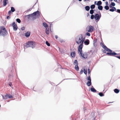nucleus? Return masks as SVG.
Returning a JSON list of instances; mask_svg holds the SVG:
<instances>
[{
	"instance_id": "13d9d810",
	"label": "nucleus",
	"mask_w": 120,
	"mask_h": 120,
	"mask_svg": "<svg viewBox=\"0 0 120 120\" xmlns=\"http://www.w3.org/2000/svg\"><path fill=\"white\" fill-rule=\"evenodd\" d=\"M105 50H103V51H102L103 52V53H106V52L105 51Z\"/></svg>"
},
{
	"instance_id": "09e8293b",
	"label": "nucleus",
	"mask_w": 120,
	"mask_h": 120,
	"mask_svg": "<svg viewBox=\"0 0 120 120\" xmlns=\"http://www.w3.org/2000/svg\"><path fill=\"white\" fill-rule=\"evenodd\" d=\"M12 11L11 10H10L9 11L8 13V14L9 15H10L11 14V13Z\"/></svg>"
},
{
	"instance_id": "a211bd4d",
	"label": "nucleus",
	"mask_w": 120,
	"mask_h": 120,
	"mask_svg": "<svg viewBox=\"0 0 120 120\" xmlns=\"http://www.w3.org/2000/svg\"><path fill=\"white\" fill-rule=\"evenodd\" d=\"M90 90L92 92L94 93L95 92L97 91L93 86H91Z\"/></svg>"
},
{
	"instance_id": "37998d69",
	"label": "nucleus",
	"mask_w": 120,
	"mask_h": 120,
	"mask_svg": "<svg viewBox=\"0 0 120 120\" xmlns=\"http://www.w3.org/2000/svg\"><path fill=\"white\" fill-rule=\"evenodd\" d=\"M111 5L113 6H115V3L114 2H111Z\"/></svg>"
},
{
	"instance_id": "4c0bfd02",
	"label": "nucleus",
	"mask_w": 120,
	"mask_h": 120,
	"mask_svg": "<svg viewBox=\"0 0 120 120\" xmlns=\"http://www.w3.org/2000/svg\"><path fill=\"white\" fill-rule=\"evenodd\" d=\"M84 73L86 75L87 74V71L86 69L85 70L84 69H83Z\"/></svg>"
},
{
	"instance_id": "774afa93",
	"label": "nucleus",
	"mask_w": 120,
	"mask_h": 120,
	"mask_svg": "<svg viewBox=\"0 0 120 120\" xmlns=\"http://www.w3.org/2000/svg\"><path fill=\"white\" fill-rule=\"evenodd\" d=\"M112 7L111 5H110V6H109V7H110V8H112Z\"/></svg>"
},
{
	"instance_id": "6e6552de",
	"label": "nucleus",
	"mask_w": 120,
	"mask_h": 120,
	"mask_svg": "<svg viewBox=\"0 0 120 120\" xmlns=\"http://www.w3.org/2000/svg\"><path fill=\"white\" fill-rule=\"evenodd\" d=\"M89 29L88 31L89 32H92L94 30V28L93 26L90 25L89 26Z\"/></svg>"
},
{
	"instance_id": "49530a36",
	"label": "nucleus",
	"mask_w": 120,
	"mask_h": 120,
	"mask_svg": "<svg viewBox=\"0 0 120 120\" xmlns=\"http://www.w3.org/2000/svg\"><path fill=\"white\" fill-rule=\"evenodd\" d=\"M116 11L119 13H120V9H117L116 10Z\"/></svg>"
},
{
	"instance_id": "9d476101",
	"label": "nucleus",
	"mask_w": 120,
	"mask_h": 120,
	"mask_svg": "<svg viewBox=\"0 0 120 120\" xmlns=\"http://www.w3.org/2000/svg\"><path fill=\"white\" fill-rule=\"evenodd\" d=\"M12 26L13 27V29L14 31H16L17 30V26L15 22L13 23Z\"/></svg>"
},
{
	"instance_id": "e2e57ef3",
	"label": "nucleus",
	"mask_w": 120,
	"mask_h": 120,
	"mask_svg": "<svg viewBox=\"0 0 120 120\" xmlns=\"http://www.w3.org/2000/svg\"><path fill=\"white\" fill-rule=\"evenodd\" d=\"M57 35H55V38L56 39H57Z\"/></svg>"
},
{
	"instance_id": "58836bf2",
	"label": "nucleus",
	"mask_w": 120,
	"mask_h": 120,
	"mask_svg": "<svg viewBox=\"0 0 120 120\" xmlns=\"http://www.w3.org/2000/svg\"><path fill=\"white\" fill-rule=\"evenodd\" d=\"M97 39L95 38L94 39L93 41V44L94 45L95 43L97 41Z\"/></svg>"
},
{
	"instance_id": "2eb2a0df",
	"label": "nucleus",
	"mask_w": 120,
	"mask_h": 120,
	"mask_svg": "<svg viewBox=\"0 0 120 120\" xmlns=\"http://www.w3.org/2000/svg\"><path fill=\"white\" fill-rule=\"evenodd\" d=\"M43 26L45 28H49V26L48 24L45 22H44L42 23Z\"/></svg>"
},
{
	"instance_id": "4468645a",
	"label": "nucleus",
	"mask_w": 120,
	"mask_h": 120,
	"mask_svg": "<svg viewBox=\"0 0 120 120\" xmlns=\"http://www.w3.org/2000/svg\"><path fill=\"white\" fill-rule=\"evenodd\" d=\"M75 51L71 52V56L72 58H74L75 56Z\"/></svg>"
},
{
	"instance_id": "aec40b11",
	"label": "nucleus",
	"mask_w": 120,
	"mask_h": 120,
	"mask_svg": "<svg viewBox=\"0 0 120 120\" xmlns=\"http://www.w3.org/2000/svg\"><path fill=\"white\" fill-rule=\"evenodd\" d=\"M91 84V81H88L86 83L87 85L88 86H90Z\"/></svg>"
},
{
	"instance_id": "69168bd1",
	"label": "nucleus",
	"mask_w": 120,
	"mask_h": 120,
	"mask_svg": "<svg viewBox=\"0 0 120 120\" xmlns=\"http://www.w3.org/2000/svg\"><path fill=\"white\" fill-rule=\"evenodd\" d=\"M88 0H83V1L84 2H85V1H88Z\"/></svg>"
},
{
	"instance_id": "412c9836",
	"label": "nucleus",
	"mask_w": 120,
	"mask_h": 120,
	"mask_svg": "<svg viewBox=\"0 0 120 120\" xmlns=\"http://www.w3.org/2000/svg\"><path fill=\"white\" fill-rule=\"evenodd\" d=\"M114 90V92L116 94L120 92V90L116 88Z\"/></svg>"
},
{
	"instance_id": "0e129e2a",
	"label": "nucleus",
	"mask_w": 120,
	"mask_h": 120,
	"mask_svg": "<svg viewBox=\"0 0 120 120\" xmlns=\"http://www.w3.org/2000/svg\"><path fill=\"white\" fill-rule=\"evenodd\" d=\"M95 117H94V118H93V119L92 120H95Z\"/></svg>"
},
{
	"instance_id": "c756f323",
	"label": "nucleus",
	"mask_w": 120,
	"mask_h": 120,
	"mask_svg": "<svg viewBox=\"0 0 120 120\" xmlns=\"http://www.w3.org/2000/svg\"><path fill=\"white\" fill-rule=\"evenodd\" d=\"M94 10L93 9H91L90 11V13L91 15H93V14L94 13Z\"/></svg>"
},
{
	"instance_id": "ddd939ff",
	"label": "nucleus",
	"mask_w": 120,
	"mask_h": 120,
	"mask_svg": "<svg viewBox=\"0 0 120 120\" xmlns=\"http://www.w3.org/2000/svg\"><path fill=\"white\" fill-rule=\"evenodd\" d=\"M25 35L26 37H28L30 35V31H27L25 33Z\"/></svg>"
},
{
	"instance_id": "a878e982",
	"label": "nucleus",
	"mask_w": 120,
	"mask_h": 120,
	"mask_svg": "<svg viewBox=\"0 0 120 120\" xmlns=\"http://www.w3.org/2000/svg\"><path fill=\"white\" fill-rule=\"evenodd\" d=\"M102 3L101 1L100 0L98 1L97 2V5L98 6V5H100L102 4Z\"/></svg>"
},
{
	"instance_id": "c9c22d12",
	"label": "nucleus",
	"mask_w": 120,
	"mask_h": 120,
	"mask_svg": "<svg viewBox=\"0 0 120 120\" xmlns=\"http://www.w3.org/2000/svg\"><path fill=\"white\" fill-rule=\"evenodd\" d=\"M45 43L48 46H50V43L48 41H45Z\"/></svg>"
},
{
	"instance_id": "a18cd8bd",
	"label": "nucleus",
	"mask_w": 120,
	"mask_h": 120,
	"mask_svg": "<svg viewBox=\"0 0 120 120\" xmlns=\"http://www.w3.org/2000/svg\"><path fill=\"white\" fill-rule=\"evenodd\" d=\"M13 97V96L9 94V98H12Z\"/></svg>"
},
{
	"instance_id": "20e7f679",
	"label": "nucleus",
	"mask_w": 120,
	"mask_h": 120,
	"mask_svg": "<svg viewBox=\"0 0 120 120\" xmlns=\"http://www.w3.org/2000/svg\"><path fill=\"white\" fill-rule=\"evenodd\" d=\"M82 35L81 34L79 35L75 38V41L77 44H79L82 42Z\"/></svg>"
},
{
	"instance_id": "f3484780",
	"label": "nucleus",
	"mask_w": 120,
	"mask_h": 120,
	"mask_svg": "<svg viewBox=\"0 0 120 120\" xmlns=\"http://www.w3.org/2000/svg\"><path fill=\"white\" fill-rule=\"evenodd\" d=\"M14 74H12V75H9V79L10 80H12L13 78V76L14 75Z\"/></svg>"
},
{
	"instance_id": "864d4df0",
	"label": "nucleus",
	"mask_w": 120,
	"mask_h": 120,
	"mask_svg": "<svg viewBox=\"0 0 120 120\" xmlns=\"http://www.w3.org/2000/svg\"><path fill=\"white\" fill-rule=\"evenodd\" d=\"M60 42L61 43L64 42V40L62 39L60 40Z\"/></svg>"
},
{
	"instance_id": "5fc2aeb1",
	"label": "nucleus",
	"mask_w": 120,
	"mask_h": 120,
	"mask_svg": "<svg viewBox=\"0 0 120 120\" xmlns=\"http://www.w3.org/2000/svg\"><path fill=\"white\" fill-rule=\"evenodd\" d=\"M10 18V17L9 16H8L7 17V19H9Z\"/></svg>"
},
{
	"instance_id": "f704fd0d",
	"label": "nucleus",
	"mask_w": 120,
	"mask_h": 120,
	"mask_svg": "<svg viewBox=\"0 0 120 120\" xmlns=\"http://www.w3.org/2000/svg\"><path fill=\"white\" fill-rule=\"evenodd\" d=\"M87 80H88V81H91L90 74L89 76L87 77Z\"/></svg>"
},
{
	"instance_id": "3c124183",
	"label": "nucleus",
	"mask_w": 120,
	"mask_h": 120,
	"mask_svg": "<svg viewBox=\"0 0 120 120\" xmlns=\"http://www.w3.org/2000/svg\"><path fill=\"white\" fill-rule=\"evenodd\" d=\"M115 56L119 59H120V56Z\"/></svg>"
},
{
	"instance_id": "473e14b6",
	"label": "nucleus",
	"mask_w": 120,
	"mask_h": 120,
	"mask_svg": "<svg viewBox=\"0 0 120 120\" xmlns=\"http://www.w3.org/2000/svg\"><path fill=\"white\" fill-rule=\"evenodd\" d=\"M104 8L106 10H109V7L108 5H106L105 6Z\"/></svg>"
},
{
	"instance_id": "ea45409f",
	"label": "nucleus",
	"mask_w": 120,
	"mask_h": 120,
	"mask_svg": "<svg viewBox=\"0 0 120 120\" xmlns=\"http://www.w3.org/2000/svg\"><path fill=\"white\" fill-rule=\"evenodd\" d=\"M85 37H83V36H82V43H83V42L84 41H85Z\"/></svg>"
},
{
	"instance_id": "393cba45",
	"label": "nucleus",
	"mask_w": 120,
	"mask_h": 120,
	"mask_svg": "<svg viewBox=\"0 0 120 120\" xmlns=\"http://www.w3.org/2000/svg\"><path fill=\"white\" fill-rule=\"evenodd\" d=\"M75 69L76 70L78 71L79 70V67L78 66V64H76L75 67Z\"/></svg>"
},
{
	"instance_id": "0eeeda50",
	"label": "nucleus",
	"mask_w": 120,
	"mask_h": 120,
	"mask_svg": "<svg viewBox=\"0 0 120 120\" xmlns=\"http://www.w3.org/2000/svg\"><path fill=\"white\" fill-rule=\"evenodd\" d=\"M83 43H81L80 44L78 48V52H80V53H81V52H82V49L83 47Z\"/></svg>"
},
{
	"instance_id": "2f4dec72",
	"label": "nucleus",
	"mask_w": 120,
	"mask_h": 120,
	"mask_svg": "<svg viewBox=\"0 0 120 120\" xmlns=\"http://www.w3.org/2000/svg\"><path fill=\"white\" fill-rule=\"evenodd\" d=\"M75 64H78V62L77 60H75L73 63V64L74 65H75Z\"/></svg>"
},
{
	"instance_id": "c85d7f7f",
	"label": "nucleus",
	"mask_w": 120,
	"mask_h": 120,
	"mask_svg": "<svg viewBox=\"0 0 120 120\" xmlns=\"http://www.w3.org/2000/svg\"><path fill=\"white\" fill-rule=\"evenodd\" d=\"M12 12H14L15 11V8L13 7H11V10Z\"/></svg>"
},
{
	"instance_id": "4d7b16f0",
	"label": "nucleus",
	"mask_w": 120,
	"mask_h": 120,
	"mask_svg": "<svg viewBox=\"0 0 120 120\" xmlns=\"http://www.w3.org/2000/svg\"><path fill=\"white\" fill-rule=\"evenodd\" d=\"M94 4H95V5H97V2L96 1H95L94 2Z\"/></svg>"
},
{
	"instance_id": "39448f33",
	"label": "nucleus",
	"mask_w": 120,
	"mask_h": 120,
	"mask_svg": "<svg viewBox=\"0 0 120 120\" xmlns=\"http://www.w3.org/2000/svg\"><path fill=\"white\" fill-rule=\"evenodd\" d=\"M98 13L99 14H97L95 15V19L98 21H99L101 16V13L99 11H98Z\"/></svg>"
},
{
	"instance_id": "603ef678",
	"label": "nucleus",
	"mask_w": 120,
	"mask_h": 120,
	"mask_svg": "<svg viewBox=\"0 0 120 120\" xmlns=\"http://www.w3.org/2000/svg\"><path fill=\"white\" fill-rule=\"evenodd\" d=\"M32 9V8H30L29 9H28L27 10V11L28 12L30 11H31V10Z\"/></svg>"
},
{
	"instance_id": "7c9ffc66",
	"label": "nucleus",
	"mask_w": 120,
	"mask_h": 120,
	"mask_svg": "<svg viewBox=\"0 0 120 120\" xmlns=\"http://www.w3.org/2000/svg\"><path fill=\"white\" fill-rule=\"evenodd\" d=\"M5 97L7 98V99L8 98H9V94H6L5 96Z\"/></svg>"
},
{
	"instance_id": "1a4fd4ad",
	"label": "nucleus",
	"mask_w": 120,
	"mask_h": 120,
	"mask_svg": "<svg viewBox=\"0 0 120 120\" xmlns=\"http://www.w3.org/2000/svg\"><path fill=\"white\" fill-rule=\"evenodd\" d=\"M37 14H38V15L40 14V12L38 10L31 14V15H32L31 16H32L33 18H34V16L36 15Z\"/></svg>"
},
{
	"instance_id": "423d86ee",
	"label": "nucleus",
	"mask_w": 120,
	"mask_h": 120,
	"mask_svg": "<svg viewBox=\"0 0 120 120\" xmlns=\"http://www.w3.org/2000/svg\"><path fill=\"white\" fill-rule=\"evenodd\" d=\"M31 15V14L27 15H24V17H25V19L29 21L31 19V18H33V17Z\"/></svg>"
},
{
	"instance_id": "4be33fe9",
	"label": "nucleus",
	"mask_w": 120,
	"mask_h": 120,
	"mask_svg": "<svg viewBox=\"0 0 120 120\" xmlns=\"http://www.w3.org/2000/svg\"><path fill=\"white\" fill-rule=\"evenodd\" d=\"M98 8L99 10L102 11V10L103 7L101 5H98Z\"/></svg>"
},
{
	"instance_id": "de8ad7c7",
	"label": "nucleus",
	"mask_w": 120,
	"mask_h": 120,
	"mask_svg": "<svg viewBox=\"0 0 120 120\" xmlns=\"http://www.w3.org/2000/svg\"><path fill=\"white\" fill-rule=\"evenodd\" d=\"M25 27L24 26L22 27V28H21V29L22 30H25Z\"/></svg>"
},
{
	"instance_id": "5701e85b",
	"label": "nucleus",
	"mask_w": 120,
	"mask_h": 120,
	"mask_svg": "<svg viewBox=\"0 0 120 120\" xmlns=\"http://www.w3.org/2000/svg\"><path fill=\"white\" fill-rule=\"evenodd\" d=\"M45 32L47 34H48L49 33V28H46L45 29Z\"/></svg>"
},
{
	"instance_id": "f03ea898",
	"label": "nucleus",
	"mask_w": 120,
	"mask_h": 120,
	"mask_svg": "<svg viewBox=\"0 0 120 120\" xmlns=\"http://www.w3.org/2000/svg\"><path fill=\"white\" fill-rule=\"evenodd\" d=\"M35 44L34 42L32 41H29L26 43L24 46V48H25L29 47H31L32 48H34L35 46Z\"/></svg>"
},
{
	"instance_id": "6ab92c4d",
	"label": "nucleus",
	"mask_w": 120,
	"mask_h": 120,
	"mask_svg": "<svg viewBox=\"0 0 120 120\" xmlns=\"http://www.w3.org/2000/svg\"><path fill=\"white\" fill-rule=\"evenodd\" d=\"M8 0H3V5L4 6H5L7 4V1H8Z\"/></svg>"
},
{
	"instance_id": "338daca9",
	"label": "nucleus",
	"mask_w": 120,
	"mask_h": 120,
	"mask_svg": "<svg viewBox=\"0 0 120 120\" xmlns=\"http://www.w3.org/2000/svg\"><path fill=\"white\" fill-rule=\"evenodd\" d=\"M86 110V109H85V108H84V110L85 111V110Z\"/></svg>"
},
{
	"instance_id": "c03bdc74",
	"label": "nucleus",
	"mask_w": 120,
	"mask_h": 120,
	"mask_svg": "<svg viewBox=\"0 0 120 120\" xmlns=\"http://www.w3.org/2000/svg\"><path fill=\"white\" fill-rule=\"evenodd\" d=\"M2 98H3V99L4 100H6L7 99V98H6L5 97V98L4 97V96L3 95H2Z\"/></svg>"
},
{
	"instance_id": "9b49d317",
	"label": "nucleus",
	"mask_w": 120,
	"mask_h": 120,
	"mask_svg": "<svg viewBox=\"0 0 120 120\" xmlns=\"http://www.w3.org/2000/svg\"><path fill=\"white\" fill-rule=\"evenodd\" d=\"M83 42L85 45H87L89 44L90 41L89 39H86Z\"/></svg>"
},
{
	"instance_id": "7ed1b4c3",
	"label": "nucleus",
	"mask_w": 120,
	"mask_h": 120,
	"mask_svg": "<svg viewBox=\"0 0 120 120\" xmlns=\"http://www.w3.org/2000/svg\"><path fill=\"white\" fill-rule=\"evenodd\" d=\"M7 34V31L5 28L3 26L0 27V36L5 37Z\"/></svg>"
},
{
	"instance_id": "8fccbe9b",
	"label": "nucleus",
	"mask_w": 120,
	"mask_h": 120,
	"mask_svg": "<svg viewBox=\"0 0 120 120\" xmlns=\"http://www.w3.org/2000/svg\"><path fill=\"white\" fill-rule=\"evenodd\" d=\"M83 70L82 69H81L80 71V74H82L83 73Z\"/></svg>"
},
{
	"instance_id": "dca6fc26",
	"label": "nucleus",
	"mask_w": 120,
	"mask_h": 120,
	"mask_svg": "<svg viewBox=\"0 0 120 120\" xmlns=\"http://www.w3.org/2000/svg\"><path fill=\"white\" fill-rule=\"evenodd\" d=\"M112 8L110 9L109 11H111L113 12L115 11H116V9L114 7H112Z\"/></svg>"
},
{
	"instance_id": "cd10ccee",
	"label": "nucleus",
	"mask_w": 120,
	"mask_h": 120,
	"mask_svg": "<svg viewBox=\"0 0 120 120\" xmlns=\"http://www.w3.org/2000/svg\"><path fill=\"white\" fill-rule=\"evenodd\" d=\"M95 7V4H92L90 6V8L91 9H93Z\"/></svg>"
},
{
	"instance_id": "72a5a7b5",
	"label": "nucleus",
	"mask_w": 120,
	"mask_h": 120,
	"mask_svg": "<svg viewBox=\"0 0 120 120\" xmlns=\"http://www.w3.org/2000/svg\"><path fill=\"white\" fill-rule=\"evenodd\" d=\"M16 21L17 22L19 23H20L21 22L19 18H17L16 19Z\"/></svg>"
},
{
	"instance_id": "f257e3e1",
	"label": "nucleus",
	"mask_w": 120,
	"mask_h": 120,
	"mask_svg": "<svg viewBox=\"0 0 120 120\" xmlns=\"http://www.w3.org/2000/svg\"><path fill=\"white\" fill-rule=\"evenodd\" d=\"M100 45L105 50L109 52H107L106 54L107 55L110 56H115L116 55H119V54H118L114 52H112V50L108 48L105 45H104L103 43L101 42Z\"/></svg>"
},
{
	"instance_id": "bb28decb",
	"label": "nucleus",
	"mask_w": 120,
	"mask_h": 120,
	"mask_svg": "<svg viewBox=\"0 0 120 120\" xmlns=\"http://www.w3.org/2000/svg\"><path fill=\"white\" fill-rule=\"evenodd\" d=\"M100 97H103L104 95V94L102 92H100L98 94Z\"/></svg>"
},
{
	"instance_id": "e433bc0d",
	"label": "nucleus",
	"mask_w": 120,
	"mask_h": 120,
	"mask_svg": "<svg viewBox=\"0 0 120 120\" xmlns=\"http://www.w3.org/2000/svg\"><path fill=\"white\" fill-rule=\"evenodd\" d=\"M90 18L91 19H93L94 18L95 19V15H92L91 16Z\"/></svg>"
},
{
	"instance_id": "79ce46f5",
	"label": "nucleus",
	"mask_w": 120,
	"mask_h": 120,
	"mask_svg": "<svg viewBox=\"0 0 120 120\" xmlns=\"http://www.w3.org/2000/svg\"><path fill=\"white\" fill-rule=\"evenodd\" d=\"M86 35L88 36H90V33L89 32H87L86 34Z\"/></svg>"
},
{
	"instance_id": "6e6d98bb",
	"label": "nucleus",
	"mask_w": 120,
	"mask_h": 120,
	"mask_svg": "<svg viewBox=\"0 0 120 120\" xmlns=\"http://www.w3.org/2000/svg\"><path fill=\"white\" fill-rule=\"evenodd\" d=\"M50 28L51 27V26H52V24L51 22L50 23Z\"/></svg>"
},
{
	"instance_id": "bf43d9fd",
	"label": "nucleus",
	"mask_w": 120,
	"mask_h": 120,
	"mask_svg": "<svg viewBox=\"0 0 120 120\" xmlns=\"http://www.w3.org/2000/svg\"><path fill=\"white\" fill-rule=\"evenodd\" d=\"M106 5H108V3L107 1H106Z\"/></svg>"
},
{
	"instance_id": "f8f14e48",
	"label": "nucleus",
	"mask_w": 120,
	"mask_h": 120,
	"mask_svg": "<svg viewBox=\"0 0 120 120\" xmlns=\"http://www.w3.org/2000/svg\"><path fill=\"white\" fill-rule=\"evenodd\" d=\"M80 54L81 56L83 57V58L86 59L87 58V56L86 55V53L85 54H82V52H81V53H80Z\"/></svg>"
},
{
	"instance_id": "a19ab883",
	"label": "nucleus",
	"mask_w": 120,
	"mask_h": 120,
	"mask_svg": "<svg viewBox=\"0 0 120 120\" xmlns=\"http://www.w3.org/2000/svg\"><path fill=\"white\" fill-rule=\"evenodd\" d=\"M88 74H90V68L89 67L88 68Z\"/></svg>"
},
{
	"instance_id": "b1692460",
	"label": "nucleus",
	"mask_w": 120,
	"mask_h": 120,
	"mask_svg": "<svg viewBox=\"0 0 120 120\" xmlns=\"http://www.w3.org/2000/svg\"><path fill=\"white\" fill-rule=\"evenodd\" d=\"M90 7L88 6H86L85 7V9L86 11H89L90 9Z\"/></svg>"
},
{
	"instance_id": "680f3d73",
	"label": "nucleus",
	"mask_w": 120,
	"mask_h": 120,
	"mask_svg": "<svg viewBox=\"0 0 120 120\" xmlns=\"http://www.w3.org/2000/svg\"><path fill=\"white\" fill-rule=\"evenodd\" d=\"M89 13H87V17H88L89 16Z\"/></svg>"
},
{
	"instance_id": "052dcab7",
	"label": "nucleus",
	"mask_w": 120,
	"mask_h": 120,
	"mask_svg": "<svg viewBox=\"0 0 120 120\" xmlns=\"http://www.w3.org/2000/svg\"><path fill=\"white\" fill-rule=\"evenodd\" d=\"M9 85L10 86H11V85H12V83H11V82H10L9 83Z\"/></svg>"
}]
</instances>
